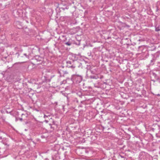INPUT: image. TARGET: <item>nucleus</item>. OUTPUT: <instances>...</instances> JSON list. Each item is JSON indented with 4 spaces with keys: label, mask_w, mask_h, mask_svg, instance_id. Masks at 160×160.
Here are the masks:
<instances>
[{
    "label": "nucleus",
    "mask_w": 160,
    "mask_h": 160,
    "mask_svg": "<svg viewBox=\"0 0 160 160\" xmlns=\"http://www.w3.org/2000/svg\"><path fill=\"white\" fill-rule=\"evenodd\" d=\"M62 8L63 10L64 9V8Z\"/></svg>",
    "instance_id": "cd10ccee"
},
{
    "label": "nucleus",
    "mask_w": 160,
    "mask_h": 160,
    "mask_svg": "<svg viewBox=\"0 0 160 160\" xmlns=\"http://www.w3.org/2000/svg\"><path fill=\"white\" fill-rule=\"evenodd\" d=\"M160 53L159 52H157L152 55L153 58L151 61L150 64L151 65H153L156 59L159 57Z\"/></svg>",
    "instance_id": "7ed1b4c3"
},
{
    "label": "nucleus",
    "mask_w": 160,
    "mask_h": 160,
    "mask_svg": "<svg viewBox=\"0 0 160 160\" xmlns=\"http://www.w3.org/2000/svg\"><path fill=\"white\" fill-rule=\"evenodd\" d=\"M160 30V29H159L158 27H156L155 28V31L157 32L159 31Z\"/></svg>",
    "instance_id": "dca6fc26"
},
{
    "label": "nucleus",
    "mask_w": 160,
    "mask_h": 160,
    "mask_svg": "<svg viewBox=\"0 0 160 160\" xmlns=\"http://www.w3.org/2000/svg\"><path fill=\"white\" fill-rule=\"evenodd\" d=\"M25 62L23 61H22V62H21V63H23V62Z\"/></svg>",
    "instance_id": "393cba45"
},
{
    "label": "nucleus",
    "mask_w": 160,
    "mask_h": 160,
    "mask_svg": "<svg viewBox=\"0 0 160 160\" xmlns=\"http://www.w3.org/2000/svg\"><path fill=\"white\" fill-rule=\"evenodd\" d=\"M119 156H120L122 158H124V156H122L121 155H119Z\"/></svg>",
    "instance_id": "412c9836"
},
{
    "label": "nucleus",
    "mask_w": 160,
    "mask_h": 160,
    "mask_svg": "<svg viewBox=\"0 0 160 160\" xmlns=\"http://www.w3.org/2000/svg\"><path fill=\"white\" fill-rule=\"evenodd\" d=\"M49 116V115H46V114L45 113L44 114V118H46L47 117H48Z\"/></svg>",
    "instance_id": "f3484780"
},
{
    "label": "nucleus",
    "mask_w": 160,
    "mask_h": 160,
    "mask_svg": "<svg viewBox=\"0 0 160 160\" xmlns=\"http://www.w3.org/2000/svg\"><path fill=\"white\" fill-rule=\"evenodd\" d=\"M157 9L156 11L157 12L158 11L160 10V2L158 1L157 2Z\"/></svg>",
    "instance_id": "1a4fd4ad"
},
{
    "label": "nucleus",
    "mask_w": 160,
    "mask_h": 160,
    "mask_svg": "<svg viewBox=\"0 0 160 160\" xmlns=\"http://www.w3.org/2000/svg\"><path fill=\"white\" fill-rule=\"evenodd\" d=\"M65 40H66V38H65Z\"/></svg>",
    "instance_id": "7c9ffc66"
},
{
    "label": "nucleus",
    "mask_w": 160,
    "mask_h": 160,
    "mask_svg": "<svg viewBox=\"0 0 160 160\" xmlns=\"http://www.w3.org/2000/svg\"><path fill=\"white\" fill-rule=\"evenodd\" d=\"M49 125L50 126L51 128L52 129V130H53L54 129V128H55V127H54L55 126H53L51 124H50Z\"/></svg>",
    "instance_id": "4468645a"
},
{
    "label": "nucleus",
    "mask_w": 160,
    "mask_h": 160,
    "mask_svg": "<svg viewBox=\"0 0 160 160\" xmlns=\"http://www.w3.org/2000/svg\"><path fill=\"white\" fill-rule=\"evenodd\" d=\"M156 95H157L158 96H160V95L159 94H156Z\"/></svg>",
    "instance_id": "5701e85b"
},
{
    "label": "nucleus",
    "mask_w": 160,
    "mask_h": 160,
    "mask_svg": "<svg viewBox=\"0 0 160 160\" xmlns=\"http://www.w3.org/2000/svg\"><path fill=\"white\" fill-rule=\"evenodd\" d=\"M89 78L91 79H96L99 78H101V77H100V75L99 74H95L92 75H91L89 76Z\"/></svg>",
    "instance_id": "6e6552de"
},
{
    "label": "nucleus",
    "mask_w": 160,
    "mask_h": 160,
    "mask_svg": "<svg viewBox=\"0 0 160 160\" xmlns=\"http://www.w3.org/2000/svg\"><path fill=\"white\" fill-rule=\"evenodd\" d=\"M65 40H63V41H64H64H65Z\"/></svg>",
    "instance_id": "c85d7f7f"
},
{
    "label": "nucleus",
    "mask_w": 160,
    "mask_h": 160,
    "mask_svg": "<svg viewBox=\"0 0 160 160\" xmlns=\"http://www.w3.org/2000/svg\"><path fill=\"white\" fill-rule=\"evenodd\" d=\"M139 158L140 160H147L145 156V154L144 152L141 153L139 155Z\"/></svg>",
    "instance_id": "423d86ee"
},
{
    "label": "nucleus",
    "mask_w": 160,
    "mask_h": 160,
    "mask_svg": "<svg viewBox=\"0 0 160 160\" xmlns=\"http://www.w3.org/2000/svg\"><path fill=\"white\" fill-rule=\"evenodd\" d=\"M19 120H20L21 121H22L23 120V118H19L18 119Z\"/></svg>",
    "instance_id": "aec40b11"
},
{
    "label": "nucleus",
    "mask_w": 160,
    "mask_h": 160,
    "mask_svg": "<svg viewBox=\"0 0 160 160\" xmlns=\"http://www.w3.org/2000/svg\"><path fill=\"white\" fill-rule=\"evenodd\" d=\"M45 121L46 122H47H47H48V120H45Z\"/></svg>",
    "instance_id": "b1692460"
},
{
    "label": "nucleus",
    "mask_w": 160,
    "mask_h": 160,
    "mask_svg": "<svg viewBox=\"0 0 160 160\" xmlns=\"http://www.w3.org/2000/svg\"><path fill=\"white\" fill-rule=\"evenodd\" d=\"M51 124L53 126H56V122L53 121L52 122V123Z\"/></svg>",
    "instance_id": "2eb2a0df"
},
{
    "label": "nucleus",
    "mask_w": 160,
    "mask_h": 160,
    "mask_svg": "<svg viewBox=\"0 0 160 160\" xmlns=\"http://www.w3.org/2000/svg\"><path fill=\"white\" fill-rule=\"evenodd\" d=\"M152 76L154 77L156 79V81H155L154 80H152V81H153L154 82L155 81L159 83H160V80H159V78L158 76L154 72L152 73Z\"/></svg>",
    "instance_id": "0eeeda50"
},
{
    "label": "nucleus",
    "mask_w": 160,
    "mask_h": 160,
    "mask_svg": "<svg viewBox=\"0 0 160 160\" xmlns=\"http://www.w3.org/2000/svg\"><path fill=\"white\" fill-rule=\"evenodd\" d=\"M69 80H70L69 79H67V81Z\"/></svg>",
    "instance_id": "bb28decb"
},
{
    "label": "nucleus",
    "mask_w": 160,
    "mask_h": 160,
    "mask_svg": "<svg viewBox=\"0 0 160 160\" xmlns=\"http://www.w3.org/2000/svg\"><path fill=\"white\" fill-rule=\"evenodd\" d=\"M58 73L59 74L60 76V77H62V76L63 77L64 76L63 75V72H64V71L60 70L58 71Z\"/></svg>",
    "instance_id": "9d476101"
},
{
    "label": "nucleus",
    "mask_w": 160,
    "mask_h": 160,
    "mask_svg": "<svg viewBox=\"0 0 160 160\" xmlns=\"http://www.w3.org/2000/svg\"><path fill=\"white\" fill-rule=\"evenodd\" d=\"M18 48L17 47H15V50H17Z\"/></svg>",
    "instance_id": "4be33fe9"
},
{
    "label": "nucleus",
    "mask_w": 160,
    "mask_h": 160,
    "mask_svg": "<svg viewBox=\"0 0 160 160\" xmlns=\"http://www.w3.org/2000/svg\"><path fill=\"white\" fill-rule=\"evenodd\" d=\"M46 115H49V117H50L51 116V113H49V112H47L46 113Z\"/></svg>",
    "instance_id": "6ab92c4d"
},
{
    "label": "nucleus",
    "mask_w": 160,
    "mask_h": 160,
    "mask_svg": "<svg viewBox=\"0 0 160 160\" xmlns=\"http://www.w3.org/2000/svg\"><path fill=\"white\" fill-rule=\"evenodd\" d=\"M62 37L63 38H64V37H65L64 36H62Z\"/></svg>",
    "instance_id": "a878e982"
},
{
    "label": "nucleus",
    "mask_w": 160,
    "mask_h": 160,
    "mask_svg": "<svg viewBox=\"0 0 160 160\" xmlns=\"http://www.w3.org/2000/svg\"><path fill=\"white\" fill-rule=\"evenodd\" d=\"M68 73V72L67 71H64V72H63V75H64V74H67Z\"/></svg>",
    "instance_id": "a211bd4d"
},
{
    "label": "nucleus",
    "mask_w": 160,
    "mask_h": 160,
    "mask_svg": "<svg viewBox=\"0 0 160 160\" xmlns=\"http://www.w3.org/2000/svg\"><path fill=\"white\" fill-rule=\"evenodd\" d=\"M69 65H71L72 64H69Z\"/></svg>",
    "instance_id": "c756f323"
},
{
    "label": "nucleus",
    "mask_w": 160,
    "mask_h": 160,
    "mask_svg": "<svg viewBox=\"0 0 160 160\" xmlns=\"http://www.w3.org/2000/svg\"><path fill=\"white\" fill-rule=\"evenodd\" d=\"M23 56H24V57H25L26 58H29V55H27L26 53H22Z\"/></svg>",
    "instance_id": "ddd939ff"
},
{
    "label": "nucleus",
    "mask_w": 160,
    "mask_h": 160,
    "mask_svg": "<svg viewBox=\"0 0 160 160\" xmlns=\"http://www.w3.org/2000/svg\"><path fill=\"white\" fill-rule=\"evenodd\" d=\"M28 116V115L26 114H24L23 113H22V118L23 119V120H25L26 118H27Z\"/></svg>",
    "instance_id": "9b49d317"
},
{
    "label": "nucleus",
    "mask_w": 160,
    "mask_h": 160,
    "mask_svg": "<svg viewBox=\"0 0 160 160\" xmlns=\"http://www.w3.org/2000/svg\"><path fill=\"white\" fill-rule=\"evenodd\" d=\"M65 44L67 46H70L72 44V43L71 42L68 41V42H65Z\"/></svg>",
    "instance_id": "f8f14e48"
},
{
    "label": "nucleus",
    "mask_w": 160,
    "mask_h": 160,
    "mask_svg": "<svg viewBox=\"0 0 160 160\" xmlns=\"http://www.w3.org/2000/svg\"><path fill=\"white\" fill-rule=\"evenodd\" d=\"M16 54H18V59L21 61H23L25 59V57L23 56L22 53L21 52H17Z\"/></svg>",
    "instance_id": "20e7f679"
},
{
    "label": "nucleus",
    "mask_w": 160,
    "mask_h": 160,
    "mask_svg": "<svg viewBox=\"0 0 160 160\" xmlns=\"http://www.w3.org/2000/svg\"><path fill=\"white\" fill-rule=\"evenodd\" d=\"M33 62L36 63L35 64H39L41 63L43 60V58L39 56H36L32 59Z\"/></svg>",
    "instance_id": "f03ea898"
},
{
    "label": "nucleus",
    "mask_w": 160,
    "mask_h": 160,
    "mask_svg": "<svg viewBox=\"0 0 160 160\" xmlns=\"http://www.w3.org/2000/svg\"><path fill=\"white\" fill-rule=\"evenodd\" d=\"M67 67L68 68H71L72 69H73L76 67V66L75 65L72 64V62L71 61H67Z\"/></svg>",
    "instance_id": "39448f33"
},
{
    "label": "nucleus",
    "mask_w": 160,
    "mask_h": 160,
    "mask_svg": "<svg viewBox=\"0 0 160 160\" xmlns=\"http://www.w3.org/2000/svg\"><path fill=\"white\" fill-rule=\"evenodd\" d=\"M82 79V77L81 75H74L72 76V79L71 80L72 83L74 82H76V83H79L80 82Z\"/></svg>",
    "instance_id": "f257e3e1"
}]
</instances>
